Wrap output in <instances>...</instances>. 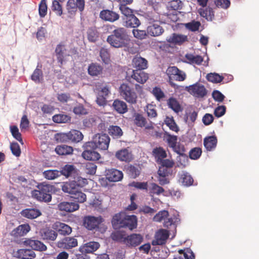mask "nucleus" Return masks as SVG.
<instances>
[{
  "label": "nucleus",
  "mask_w": 259,
  "mask_h": 259,
  "mask_svg": "<svg viewBox=\"0 0 259 259\" xmlns=\"http://www.w3.org/2000/svg\"><path fill=\"white\" fill-rule=\"evenodd\" d=\"M48 6L47 0H41L38 5V13L40 18H44L47 13Z\"/></svg>",
  "instance_id": "5fc2aeb1"
},
{
  "label": "nucleus",
  "mask_w": 259,
  "mask_h": 259,
  "mask_svg": "<svg viewBox=\"0 0 259 259\" xmlns=\"http://www.w3.org/2000/svg\"><path fill=\"white\" fill-rule=\"evenodd\" d=\"M79 207L78 203L74 201H63L58 205L59 210L71 212L77 210Z\"/></svg>",
  "instance_id": "a211bd4d"
},
{
  "label": "nucleus",
  "mask_w": 259,
  "mask_h": 259,
  "mask_svg": "<svg viewBox=\"0 0 259 259\" xmlns=\"http://www.w3.org/2000/svg\"><path fill=\"white\" fill-rule=\"evenodd\" d=\"M24 244L29 246L32 250L43 251L47 249L46 245L37 240L27 239L24 241Z\"/></svg>",
  "instance_id": "4be33fe9"
},
{
  "label": "nucleus",
  "mask_w": 259,
  "mask_h": 259,
  "mask_svg": "<svg viewBox=\"0 0 259 259\" xmlns=\"http://www.w3.org/2000/svg\"><path fill=\"white\" fill-rule=\"evenodd\" d=\"M87 180L80 177L74 178L73 180L64 182L62 185V190L64 193L72 195L77 189H80L87 184Z\"/></svg>",
  "instance_id": "20e7f679"
},
{
  "label": "nucleus",
  "mask_w": 259,
  "mask_h": 259,
  "mask_svg": "<svg viewBox=\"0 0 259 259\" xmlns=\"http://www.w3.org/2000/svg\"><path fill=\"white\" fill-rule=\"evenodd\" d=\"M83 148L84 151L82 153L81 156L84 159L89 161H96L100 158V154L95 150L96 148L88 147L86 146V143L83 144Z\"/></svg>",
  "instance_id": "ddd939ff"
},
{
  "label": "nucleus",
  "mask_w": 259,
  "mask_h": 259,
  "mask_svg": "<svg viewBox=\"0 0 259 259\" xmlns=\"http://www.w3.org/2000/svg\"><path fill=\"white\" fill-rule=\"evenodd\" d=\"M119 10L123 15L122 20L127 18V16H131L134 14V11L127 7V5L120 6Z\"/></svg>",
  "instance_id": "603ef678"
},
{
  "label": "nucleus",
  "mask_w": 259,
  "mask_h": 259,
  "mask_svg": "<svg viewBox=\"0 0 259 259\" xmlns=\"http://www.w3.org/2000/svg\"><path fill=\"white\" fill-rule=\"evenodd\" d=\"M53 187V186L49 184H41L38 186L39 190H35L32 192V195L39 201L50 202L52 200V195L50 192L52 191Z\"/></svg>",
  "instance_id": "39448f33"
},
{
  "label": "nucleus",
  "mask_w": 259,
  "mask_h": 259,
  "mask_svg": "<svg viewBox=\"0 0 259 259\" xmlns=\"http://www.w3.org/2000/svg\"><path fill=\"white\" fill-rule=\"evenodd\" d=\"M120 96L131 104H135L137 102V95L134 89L127 83H122L119 89Z\"/></svg>",
  "instance_id": "0eeeda50"
},
{
  "label": "nucleus",
  "mask_w": 259,
  "mask_h": 259,
  "mask_svg": "<svg viewBox=\"0 0 259 259\" xmlns=\"http://www.w3.org/2000/svg\"><path fill=\"white\" fill-rule=\"evenodd\" d=\"M218 139L215 135L205 137L203 140L204 146L207 151L213 150L217 147Z\"/></svg>",
  "instance_id": "bb28decb"
},
{
  "label": "nucleus",
  "mask_w": 259,
  "mask_h": 259,
  "mask_svg": "<svg viewBox=\"0 0 259 259\" xmlns=\"http://www.w3.org/2000/svg\"><path fill=\"white\" fill-rule=\"evenodd\" d=\"M77 246V240L74 237H66L57 242L59 248L69 249Z\"/></svg>",
  "instance_id": "4468645a"
},
{
  "label": "nucleus",
  "mask_w": 259,
  "mask_h": 259,
  "mask_svg": "<svg viewBox=\"0 0 259 259\" xmlns=\"http://www.w3.org/2000/svg\"><path fill=\"white\" fill-rule=\"evenodd\" d=\"M152 153L153 156L157 159V162H159L167 156L165 150L161 147L154 148L153 150Z\"/></svg>",
  "instance_id": "49530a36"
},
{
  "label": "nucleus",
  "mask_w": 259,
  "mask_h": 259,
  "mask_svg": "<svg viewBox=\"0 0 259 259\" xmlns=\"http://www.w3.org/2000/svg\"><path fill=\"white\" fill-rule=\"evenodd\" d=\"M21 214L29 219H34L41 215V212L36 208H28L23 210Z\"/></svg>",
  "instance_id": "cd10ccee"
},
{
  "label": "nucleus",
  "mask_w": 259,
  "mask_h": 259,
  "mask_svg": "<svg viewBox=\"0 0 259 259\" xmlns=\"http://www.w3.org/2000/svg\"><path fill=\"white\" fill-rule=\"evenodd\" d=\"M150 192L151 193L160 195L164 192V190L162 187L159 186L157 184L152 183L151 184Z\"/></svg>",
  "instance_id": "e2e57ef3"
},
{
  "label": "nucleus",
  "mask_w": 259,
  "mask_h": 259,
  "mask_svg": "<svg viewBox=\"0 0 259 259\" xmlns=\"http://www.w3.org/2000/svg\"><path fill=\"white\" fill-rule=\"evenodd\" d=\"M206 78L208 81L214 83L221 82L224 78L223 76L215 72L208 73Z\"/></svg>",
  "instance_id": "de8ad7c7"
},
{
  "label": "nucleus",
  "mask_w": 259,
  "mask_h": 259,
  "mask_svg": "<svg viewBox=\"0 0 259 259\" xmlns=\"http://www.w3.org/2000/svg\"><path fill=\"white\" fill-rule=\"evenodd\" d=\"M55 138L57 141L60 142L77 143L82 140L83 135L79 131L72 130L67 133H58Z\"/></svg>",
  "instance_id": "7ed1b4c3"
},
{
  "label": "nucleus",
  "mask_w": 259,
  "mask_h": 259,
  "mask_svg": "<svg viewBox=\"0 0 259 259\" xmlns=\"http://www.w3.org/2000/svg\"><path fill=\"white\" fill-rule=\"evenodd\" d=\"M30 230L28 224L19 225L12 231V235L15 237H20L26 235Z\"/></svg>",
  "instance_id": "f704fd0d"
},
{
  "label": "nucleus",
  "mask_w": 259,
  "mask_h": 259,
  "mask_svg": "<svg viewBox=\"0 0 259 259\" xmlns=\"http://www.w3.org/2000/svg\"><path fill=\"white\" fill-rule=\"evenodd\" d=\"M202 154V150L199 147H195L192 148L189 152V157L191 159H198Z\"/></svg>",
  "instance_id": "bf43d9fd"
},
{
  "label": "nucleus",
  "mask_w": 259,
  "mask_h": 259,
  "mask_svg": "<svg viewBox=\"0 0 259 259\" xmlns=\"http://www.w3.org/2000/svg\"><path fill=\"white\" fill-rule=\"evenodd\" d=\"M85 7V0H68L66 4V8L69 13L73 14L78 9L81 13Z\"/></svg>",
  "instance_id": "9b49d317"
},
{
  "label": "nucleus",
  "mask_w": 259,
  "mask_h": 259,
  "mask_svg": "<svg viewBox=\"0 0 259 259\" xmlns=\"http://www.w3.org/2000/svg\"><path fill=\"white\" fill-rule=\"evenodd\" d=\"M132 65L135 70H143L147 68L148 62L146 59L137 55L133 59Z\"/></svg>",
  "instance_id": "5701e85b"
},
{
  "label": "nucleus",
  "mask_w": 259,
  "mask_h": 259,
  "mask_svg": "<svg viewBox=\"0 0 259 259\" xmlns=\"http://www.w3.org/2000/svg\"><path fill=\"white\" fill-rule=\"evenodd\" d=\"M169 236V231L165 229H160L157 231L155 235V239L152 240V245H163L166 242V240Z\"/></svg>",
  "instance_id": "f8f14e48"
},
{
  "label": "nucleus",
  "mask_w": 259,
  "mask_h": 259,
  "mask_svg": "<svg viewBox=\"0 0 259 259\" xmlns=\"http://www.w3.org/2000/svg\"><path fill=\"white\" fill-rule=\"evenodd\" d=\"M180 222L179 215L177 212L174 214L173 216L164 221L163 226L170 229V231H173L174 233L172 238L175 236L176 233L177 224Z\"/></svg>",
  "instance_id": "2eb2a0df"
},
{
  "label": "nucleus",
  "mask_w": 259,
  "mask_h": 259,
  "mask_svg": "<svg viewBox=\"0 0 259 259\" xmlns=\"http://www.w3.org/2000/svg\"><path fill=\"white\" fill-rule=\"evenodd\" d=\"M110 139L105 134H97L92 141L86 142V146L90 148H95L101 150L108 149Z\"/></svg>",
  "instance_id": "423d86ee"
},
{
  "label": "nucleus",
  "mask_w": 259,
  "mask_h": 259,
  "mask_svg": "<svg viewBox=\"0 0 259 259\" xmlns=\"http://www.w3.org/2000/svg\"><path fill=\"white\" fill-rule=\"evenodd\" d=\"M115 156L120 161L130 162L132 159V154L127 148L118 150Z\"/></svg>",
  "instance_id": "a878e982"
},
{
  "label": "nucleus",
  "mask_w": 259,
  "mask_h": 259,
  "mask_svg": "<svg viewBox=\"0 0 259 259\" xmlns=\"http://www.w3.org/2000/svg\"><path fill=\"white\" fill-rule=\"evenodd\" d=\"M40 233L44 240L50 241H54L56 240L58 236L57 231L50 228H44L41 229L40 231Z\"/></svg>",
  "instance_id": "7c9ffc66"
},
{
  "label": "nucleus",
  "mask_w": 259,
  "mask_h": 259,
  "mask_svg": "<svg viewBox=\"0 0 259 259\" xmlns=\"http://www.w3.org/2000/svg\"><path fill=\"white\" fill-rule=\"evenodd\" d=\"M100 247L97 242L91 241L84 244L79 247V251L82 254L93 253L96 251Z\"/></svg>",
  "instance_id": "b1692460"
},
{
  "label": "nucleus",
  "mask_w": 259,
  "mask_h": 259,
  "mask_svg": "<svg viewBox=\"0 0 259 259\" xmlns=\"http://www.w3.org/2000/svg\"><path fill=\"white\" fill-rule=\"evenodd\" d=\"M53 228L56 230L57 233L63 236L68 235L72 232V228L69 225L63 223H55Z\"/></svg>",
  "instance_id": "393cba45"
},
{
  "label": "nucleus",
  "mask_w": 259,
  "mask_h": 259,
  "mask_svg": "<svg viewBox=\"0 0 259 259\" xmlns=\"http://www.w3.org/2000/svg\"><path fill=\"white\" fill-rule=\"evenodd\" d=\"M167 41L175 45H181L188 41V37L185 35L174 33L171 36L167 39Z\"/></svg>",
  "instance_id": "72a5a7b5"
},
{
  "label": "nucleus",
  "mask_w": 259,
  "mask_h": 259,
  "mask_svg": "<svg viewBox=\"0 0 259 259\" xmlns=\"http://www.w3.org/2000/svg\"><path fill=\"white\" fill-rule=\"evenodd\" d=\"M103 67L97 63H92L88 68V74L92 76H99L101 75L103 72Z\"/></svg>",
  "instance_id": "c85d7f7f"
},
{
  "label": "nucleus",
  "mask_w": 259,
  "mask_h": 259,
  "mask_svg": "<svg viewBox=\"0 0 259 259\" xmlns=\"http://www.w3.org/2000/svg\"><path fill=\"white\" fill-rule=\"evenodd\" d=\"M122 21L123 25L127 28H137L141 24L140 21L135 14L131 16H127V18H126Z\"/></svg>",
  "instance_id": "c756f323"
},
{
  "label": "nucleus",
  "mask_w": 259,
  "mask_h": 259,
  "mask_svg": "<svg viewBox=\"0 0 259 259\" xmlns=\"http://www.w3.org/2000/svg\"><path fill=\"white\" fill-rule=\"evenodd\" d=\"M212 97L216 102L222 103L225 98V96L219 90H214L212 93Z\"/></svg>",
  "instance_id": "338daca9"
},
{
  "label": "nucleus",
  "mask_w": 259,
  "mask_h": 259,
  "mask_svg": "<svg viewBox=\"0 0 259 259\" xmlns=\"http://www.w3.org/2000/svg\"><path fill=\"white\" fill-rule=\"evenodd\" d=\"M26 257H35V252L31 249H18L16 253H15L14 256L15 257H21L22 256Z\"/></svg>",
  "instance_id": "37998d69"
},
{
  "label": "nucleus",
  "mask_w": 259,
  "mask_h": 259,
  "mask_svg": "<svg viewBox=\"0 0 259 259\" xmlns=\"http://www.w3.org/2000/svg\"><path fill=\"white\" fill-rule=\"evenodd\" d=\"M41 67V66H39L38 65L31 76V79L36 83L39 82L40 78L42 77V72L40 69Z\"/></svg>",
  "instance_id": "3c124183"
},
{
  "label": "nucleus",
  "mask_w": 259,
  "mask_h": 259,
  "mask_svg": "<svg viewBox=\"0 0 259 259\" xmlns=\"http://www.w3.org/2000/svg\"><path fill=\"white\" fill-rule=\"evenodd\" d=\"M71 116L64 112L57 114L53 116V121L57 123H67L71 121Z\"/></svg>",
  "instance_id": "e433bc0d"
},
{
  "label": "nucleus",
  "mask_w": 259,
  "mask_h": 259,
  "mask_svg": "<svg viewBox=\"0 0 259 259\" xmlns=\"http://www.w3.org/2000/svg\"><path fill=\"white\" fill-rule=\"evenodd\" d=\"M128 186L135 187L140 190H147V182H132L128 184Z\"/></svg>",
  "instance_id": "0e129e2a"
},
{
  "label": "nucleus",
  "mask_w": 259,
  "mask_h": 259,
  "mask_svg": "<svg viewBox=\"0 0 259 259\" xmlns=\"http://www.w3.org/2000/svg\"><path fill=\"white\" fill-rule=\"evenodd\" d=\"M127 171L131 178L135 179L140 174V170L138 167L134 165H130L127 168Z\"/></svg>",
  "instance_id": "052dcab7"
},
{
  "label": "nucleus",
  "mask_w": 259,
  "mask_h": 259,
  "mask_svg": "<svg viewBox=\"0 0 259 259\" xmlns=\"http://www.w3.org/2000/svg\"><path fill=\"white\" fill-rule=\"evenodd\" d=\"M179 182L184 186L189 187L193 185L194 180L191 175L186 171H182L178 174Z\"/></svg>",
  "instance_id": "aec40b11"
},
{
  "label": "nucleus",
  "mask_w": 259,
  "mask_h": 259,
  "mask_svg": "<svg viewBox=\"0 0 259 259\" xmlns=\"http://www.w3.org/2000/svg\"><path fill=\"white\" fill-rule=\"evenodd\" d=\"M59 176H65L66 178L72 177L75 173V168L74 165L66 164L62 167L60 170H59Z\"/></svg>",
  "instance_id": "58836bf2"
},
{
  "label": "nucleus",
  "mask_w": 259,
  "mask_h": 259,
  "mask_svg": "<svg viewBox=\"0 0 259 259\" xmlns=\"http://www.w3.org/2000/svg\"><path fill=\"white\" fill-rule=\"evenodd\" d=\"M60 2L57 0H54L52 2L51 6L52 10L58 16H61L63 14V10Z\"/></svg>",
  "instance_id": "8fccbe9b"
},
{
  "label": "nucleus",
  "mask_w": 259,
  "mask_h": 259,
  "mask_svg": "<svg viewBox=\"0 0 259 259\" xmlns=\"http://www.w3.org/2000/svg\"><path fill=\"white\" fill-rule=\"evenodd\" d=\"M185 58L187 60V62L190 64L200 65L203 61V58L200 55H194L192 54H187L185 55Z\"/></svg>",
  "instance_id": "a19ab883"
},
{
  "label": "nucleus",
  "mask_w": 259,
  "mask_h": 259,
  "mask_svg": "<svg viewBox=\"0 0 259 259\" xmlns=\"http://www.w3.org/2000/svg\"><path fill=\"white\" fill-rule=\"evenodd\" d=\"M100 56L103 63L105 64H108L110 61V54L107 49L101 48L100 51Z\"/></svg>",
  "instance_id": "4d7b16f0"
},
{
  "label": "nucleus",
  "mask_w": 259,
  "mask_h": 259,
  "mask_svg": "<svg viewBox=\"0 0 259 259\" xmlns=\"http://www.w3.org/2000/svg\"><path fill=\"white\" fill-rule=\"evenodd\" d=\"M104 220L101 216H85L83 219V225L89 230H93L98 228Z\"/></svg>",
  "instance_id": "6e6552de"
},
{
  "label": "nucleus",
  "mask_w": 259,
  "mask_h": 259,
  "mask_svg": "<svg viewBox=\"0 0 259 259\" xmlns=\"http://www.w3.org/2000/svg\"><path fill=\"white\" fill-rule=\"evenodd\" d=\"M107 42L115 48H126L131 39L127 30L124 27H116L107 38Z\"/></svg>",
  "instance_id": "f257e3e1"
},
{
  "label": "nucleus",
  "mask_w": 259,
  "mask_h": 259,
  "mask_svg": "<svg viewBox=\"0 0 259 259\" xmlns=\"http://www.w3.org/2000/svg\"><path fill=\"white\" fill-rule=\"evenodd\" d=\"M88 39L91 42H95L99 37V33L95 27H91L87 30Z\"/></svg>",
  "instance_id": "c03bdc74"
},
{
  "label": "nucleus",
  "mask_w": 259,
  "mask_h": 259,
  "mask_svg": "<svg viewBox=\"0 0 259 259\" xmlns=\"http://www.w3.org/2000/svg\"><path fill=\"white\" fill-rule=\"evenodd\" d=\"M201 23L199 21L193 20L185 24V27L189 30L195 32L198 30Z\"/></svg>",
  "instance_id": "680f3d73"
},
{
  "label": "nucleus",
  "mask_w": 259,
  "mask_h": 259,
  "mask_svg": "<svg viewBox=\"0 0 259 259\" xmlns=\"http://www.w3.org/2000/svg\"><path fill=\"white\" fill-rule=\"evenodd\" d=\"M143 241V237L139 234L133 233L127 236L126 245L128 247L139 246Z\"/></svg>",
  "instance_id": "412c9836"
},
{
  "label": "nucleus",
  "mask_w": 259,
  "mask_h": 259,
  "mask_svg": "<svg viewBox=\"0 0 259 259\" xmlns=\"http://www.w3.org/2000/svg\"><path fill=\"white\" fill-rule=\"evenodd\" d=\"M133 73L132 77L141 84L144 83L149 78L148 74L143 70H133Z\"/></svg>",
  "instance_id": "c9c22d12"
},
{
  "label": "nucleus",
  "mask_w": 259,
  "mask_h": 259,
  "mask_svg": "<svg viewBox=\"0 0 259 259\" xmlns=\"http://www.w3.org/2000/svg\"><path fill=\"white\" fill-rule=\"evenodd\" d=\"M164 123L170 130L175 132L179 131V127L176 123L173 117L166 116L164 120Z\"/></svg>",
  "instance_id": "09e8293b"
},
{
  "label": "nucleus",
  "mask_w": 259,
  "mask_h": 259,
  "mask_svg": "<svg viewBox=\"0 0 259 259\" xmlns=\"http://www.w3.org/2000/svg\"><path fill=\"white\" fill-rule=\"evenodd\" d=\"M73 112L75 114L78 115H87L88 113V110L80 103L77 104L74 107Z\"/></svg>",
  "instance_id": "864d4df0"
},
{
  "label": "nucleus",
  "mask_w": 259,
  "mask_h": 259,
  "mask_svg": "<svg viewBox=\"0 0 259 259\" xmlns=\"http://www.w3.org/2000/svg\"><path fill=\"white\" fill-rule=\"evenodd\" d=\"M108 132L109 135L115 139H118L123 135L121 128L117 125L110 126L108 128Z\"/></svg>",
  "instance_id": "79ce46f5"
},
{
  "label": "nucleus",
  "mask_w": 259,
  "mask_h": 259,
  "mask_svg": "<svg viewBox=\"0 0 259 259\" xmlns=\"http://www.w3.org/2000/svg\"><path fill=\"white\" fill-rule=\"evenodd\" d=\"M74 202L78 203H82L86 201V195L80 191V189H77L76 192H74L71 195Z\"/></svg>",
  "instance_id": "a18cd8bd"
},
{
  "label": "nucleus",
  "mask_w": 259,
  "mask_h": 259,
  "mask_svg": "<svg viewBox=\"0 0 259 259\" xmlns=\"http://www.w3.org/2000/svg\"><path fill=\"white\" fill-rule=\"evenodd\" d=\"M148 34L151 36H158L164 32V29L158 23H150L147 28Z\"/></svg>",
  "instance_id": "6ab92c4d"
},
{
  "label": "nucleus",
  "mask_w": 259,
  "mask_h": 259,
  "mask_svg": "<svg viewBox=\"0 0 259 259\" xmlns=\"http://www.w3.org/2000/svg\"><path fill=\"white\" fill-rule=\"evenodd\" d=\"M100 17L103 20L110 22H114L119 18V15L109 10H103L100 13Z\"/></svg>",
  "instance_id": "f3484780"
},
{
  "label": "nucleus",
  "mask_w": 259,
  "mask_h": 259,
  "mask_svg": "<svg viewBox=\"0 0 259 259\" xmlns=\"http://www.w3.org/2000/svg\"><path fill=\"white\" fill-rule=\"evenodd\" d=\"M137 223L138 219L136 215H126L122 218L119 213L115 214L111 221L114 229L127 228L131 231L137 228Z\"/></svg>",
  "instance_id": "f03ea898"
},
{
  "label": "nucleus",
  "mask_w": 259,
  "mask_h": 259,
  "mask_svg": "<svg viewBox=\"0 0 259 259\" xmlns=\"http://www.w3.org/2000/svg\"><path fill=\"white\" fill-rule=\"evenodd\" d=\"M64 47V46L59 44L57 46L55 49L57 60L61 64L63 63L64 60V51L63 50Z\"/></svg>",
  "instance_id": "13d9d810"
},
{
  "label": "nucleus",
  "mask_w": 259,
  "mask_h": 259,
  "mask_svg": "<svg viewBox=\"0 0 259 259\" xmlns=\"http://www.w3.org/2000/svg\"><path fill=\"white\" fill-rule=\"evenodd\" d=\"M112 106L114 109L118 113L123 114L127 111V105L123 101L118 99L115 100L113 103Z\"/></svg>",
  "instance_id": "4c0bfd02"
},
{
  "label": "nucleus",
  "mask_w": 259,
  "mask_h": 259,
  "mask_svg": "<svg viewBox=\"0 0 259 259\" xmlns=\"http://www.w3.org/2000/svg\"><path fill=\"white\" fill-rule=\"evenodd\" d=\"M127 236L125 232L119 230L112 232L110 237L113 241L126 245Z\"/></svg>",
  "instance_id": "2f4dec72"
},
{
  "label": "nucleus",
  "mask_w": 259,
  "mask_h": 259,
  "mask_svg": "<svg viewBox=\"0 0 259 259\" xmlns=\"http://www.w3.org/2000/svg\"><path fill=\"white\" fill-rule=\"evenodd\" d=\"M187 91L192 95L196 98H203L207 93L205 87L200 83H196L187 87Z\"/></svg>",
  "instance_id": "1a4fd4ad"
},
{
  "label": "nucleus",
  "mask_w": 259,
  "mask_h": 259,
  "mask_svg": "<svg viewBox=\"0 0 259 259\" xmlns=\"http://www.w3.org/2000/svg\"><path fill=\"white\" fill-rule=\"evenodd\" d=\"M166 74L169 80L174 78L177 81H184L186 77V73L176 66H169L166 70Z\"/></svg>",
  "instance_id": "9d476101"
},
{
  "label": "nucleus",
  "mask_w": 259,
  "mask_h": 259,
  "mask_svg": "<svg viewBox=\"0 0 259 259\" xmlns=\"http://www.w3.org/2000/svg\"><path fill=\"white\" fill-rule=\"evenodd\" d=\"M73 150L71 146L65 144L58 145L55 148L56 152L60 155H70L72 153Z\"/></svg>",
  "instance_id": "ea45409f"
},
{
  "label": "nucleus",
  "mask_w": 259,
  "mask_h": 259,
  "mask_svg": "<svg viewBox=\"0 0 259 259\" xmlns=\"http://www.w3.org/2000/svg\"><path fill=\"white\" fill-rule=\"evenodd\" d=\"M167 105L169 108L176 113L182 112L183 110L182 107L178 100L173 97H170L167 101Z\"/></svg>",
  "instance_id": "473e14b6"
},
{
  "label": "nucleus",
  "mask_w": 259,
  "mask_h": 259,
  "mask_svg": "<svg viewBox=\"0 0 259 259\" xmlns=\"http://www.w3.org/2000/svg\"><path fill=\"white\" fill-rule=\"evenodd\" d=\"M226 112V107L224 105H219L214 110V115L219 118L223 116Z\"/></svg>",
  "instance_id": "774afa93"
},
{
  "label": "nucleus",
  "mask_w": 259,
  "mask_h": 259,
  "mask_svg": "<svg viewBox=\"0 0 259 259\" xmlns=\"http://www.w3.org/2000/svg\"><path fill=\"white\" fill-rule=\"evenodd\" d=\"M106 178L110 182H118L123 178V173L121 171L115 168L106 170Z\"/></svg>",
  "instance_id": "dca6fc26"
},
{
  "label": "nucleus",
  "mask_w": 259,
  "mask_h": 259,
  "mask_svg": "<svg viewBox=\"0 0 259 259\" xmlns=\"http://www.w3.org/2000/svg\"><path fill=\"white\" fill-rule=\"evenodd\" d=\"M43 176L48 180H54L60 177L59 170L56 169L45 170L43 172Z\"/></svg>",
  "instance_id": "6e6d98bb"
},
{
  "label": "nucleus",
  "mask_w": 259,
  "mask_h": 259,
  "mask_svg": "<svg viewBox=\"0 0 259 259\" xmlns=\"http://www.w3.org/2000/svg\"><path fill=\"white\" fill-rule=\"evenodd\" d=\"M135 123L139 127H144L146 124V119L140 114H137L135 118Z\"/></svg>",
  "instance_id": "69168bd1"
}]
</instances>
